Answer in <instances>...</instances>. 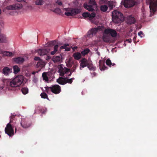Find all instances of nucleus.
Segmentation results:
<instances>
[{"label":"nucleus","mask_w":157,"mask_h":157,"mask_svg":"<svg viewBox=\"0 0 157 157\" xmlns=\"http://www.w3.org/2000/svg\"><path fill=\"white\" fill-rule=\"evenodd\" d=\"M16 122H13L12 124L10 123H8L5 129V133L10 136H13L14 134L13 128H15V133H16L17 131V125H16Z\"/></svg>","instance_id":"nucleus-1"},{"label":"nucleus","mask_w":157,"mask_h":157,"mask_svg":"<svg viewBox=\"0 0 157 157\" xmlns=\"http://www.w3.org/2000/svg\"><path fill=\"white\" fill-rule=\"evenodd\" d=\"M112 16L113 21L116 23H118L124 20L122 14L117 10H114L113 12Z\"/></svg>","instance_id":"nucleus-2"},{"label":"nucleus","mask_w":157,"mask_h":157,"mask_svg":"<svg viewBox=\"0 0 157 157\" xmlns=\"http://www.w3.org/2000/svg\"><path fill=\"white\" fill-rule=\"evenodd\" d=\"M24 80V77L22 75H19L16 77L10 83V85L12 87L19 86L22 83Z\"/></svg>","instance_id":"nucleus-3"},{"label":"nucleus","mask_w":157,"mask_h":157,"mask_svg":"<svg viewBox=\"0 0 157 157\" xmlns=\"http://www.w3.org/2000/svg\"><path fill=\"white\" fill-rule=\"evenodd\" d=\"M46 92L48 93L51 91L53 93L55 94H57L60 93L61 91L60 86L58 85H53L51 86L45 87Z\"/></svg>","instance_id":"nucleus-4"},{"label":"nucleus","mask_w":157,"mask_h":157,"mask_svg":"<svg viewBox=\"0 0 157 157\" xmlns=\"http://www.w3.org/2000/svg\"><path fill=\"white\" fill-rule=\"evenodd\" d=\"M146 4L149 5L150 12L153 15L155 12L157 8V0H146Z\"/></svg>","instance_id":"nucleus-5"},{"label":"nucleus","mask_w":157,"mask_h":157,"mask_svg":"<svg viewBox=\"0 0 157 157\" xmlns=\"http://www.w3.org/2000/svg\"><path fill=\"white\" fill-rule=\"evenodd\" d=\"M64 10L66 11L65 14L67 16H72L75 15L79 13L81 11L78 9H72L71 8H64Z\"/></svg>","instance_id":"nucleus-6"},{"label":"nucleus","mask_w":157,"mask_h":157,"mask_svg":"<svg viewBox=\"0 0 157 157\" xmlns=\"http://www.w3.org/2000/svg\"><path fill=\"white\" fill-rule=\"evenodd\" d=\"M59 69L58 71L59 73V75L65 77V74H67L70 71V69L67 67H64L63 64L59 65L58 66Z\"/></svg>","instance_id":"nucleus-7"},{"label":"nucleus","mask_w":157,"mask_h":157,"mask_svg":"<svg viewBox=\"0 0 157 157\" xmlns=\"http://www.w3.org/2000/svg\"><path fill=\"white\" fill-rule=\"evenodd\" d=\"M136 3L135 0H124L123 5L125 7L129 8L134 6Z\"/></svg>","instance_id":"nucleus-8"},{"label":"nucleus","mask_w":157,"mask_h":157,"mask_svg":"<svg viewBox=\"0 0 157 157\" xmlns=\"http://www.w3.org/2000/svg\"><path fill=\"white\" fill-rule=\"evenodd\" d=\"M49 48H47L40 49L37 51L38 55L40 56H44L46 55L52 50Z\"/></svg>","instance_id":"nucleus-9"},{"label":"nucleus","mask_w":157,"mask_h":157,"mask_svg":"<svg viewBox=\"0 0 157 157\" xmlns=\"http://www.w3.org/2000/svg\"><path fill=\"white\" fill-rule=\"evenodd\" d=\"M104 33L106 34H110L111 36L113 37H116L117 35V33L116 31L110 28L105 29Z\"/></svg>","instance_id":"nucleus-10"},{"label":"nucleus","mask_w":157,"mask_h":157,"mask_svg":"<svg viewBox=\"0 0 157 157\" xmlns=\"http://www.w3.org/2000/svg\"><path fill=\"white\" fill-rule=\"evenodd\" d=\"M101 29L100 26H98L97 28H92L90 30H89L87 33L88 36L91 37L93 35H95L97 32Z\"/></svg>","instance_id":"nucleus-11"},{"label":"nucleus","mask_w":157,"mask_h":157,"mask_svg":"<svg viewBox=\"0 0 157 157\" xmlns=\"http://www.w3.org/2000/svg\"><path fill=\"white\" fill-rule=\"evenodd\" d=\"M80 69L81 70V68H84L86 67H88L89 63V61L85 58H83L81 60Z\"/></svg>","instance_id":"nucleus-12"},{"label":"nucleus","mask_w":157,"mask_h":157,"mask_svg":"<svg viewBox=\"0 0 157 157\" xmlns=\"http://www.w3.org/2000/svg\"><path fill=\"white\" fill-rule=\"evenodd\" d=\"M52 75L50 72H44L42 73V77L44 80L48 82L49 81V78Z\"/></svg>","instance_id":"nucleus-13"},{"label":"nucleus","mask_w":157,"mask_h":157,"mask_svg":"<svg viewBox=\"0 0 157 157\" xmlns=\"http://www.w3.org/2000/svg\"><path fill=\"white\" fill-rule=\"evenodd\" d=\"M12 69L6 67L2 69V73L6 76L8 75L11 72Z\"/></svg>","instance_id":"nucleus-14"},{"label":"nucleus","mask_w":157,"mask_h":157,"mask_svg":"<svg viewBox=\"0 0 157 157\" xmlns=\"http://www.w3.org/2000/svg\"><path fill=\"white\" fill-rule=\"evenodd\" d=\"M21 125L24 128H27L30 127V124L27 122L24 119L22 120L21 122Z\"/></svg>","instance_id":"nucleus-15"},{"label":"nucleus","mask_w":157,"mask_h":157,"mask_svg":"<svg viewBox=\"0 0 157 157\" xmlns=\"http://www.w3.org/2000/svg\"><path fill=\"white\" fill-rule=\"evenodd\" d=\"M6 35L1 33V29L0 28V43L6 42Z\"/></svg>","instance_id":"nucleus-16"},{"label":"nucleus","mask_w":157,"mask_h":157,"mask_svg":"<svg viewBox=\"0 0 157 157\" xmlns=\"http://www.w3.org/2000/svg\"><path fill=\"white\" fill-rule=\"evenodd\" d=\"M99 68L101 71H104L108 69V68L105 66V63L102 62L101 60L99 61Z\"/></svg>","instance_id":"nucleus-17"},{"label":"nucleus","mask_w":157,"mask_h":157,"mask_svg":"<svg viewBox=\"0 0 157 157\" xmlns=\"http://www.w3.org/2000/svg\"><path fill=\"white\" fill-rule=\"evenodd\" d=\"M45 65V63L43 60H41L37 63L36 67L37 68H39V69H41L44 67Z\"/></svg>","instance_id":"nucleus-18"},{"label":"nucleus","mask_w":157,"mask_h":157,"mask_svg":"<svg viewBox=\"0 0 157 157\" xmlns=\"http://www.w3.org/2000/svg\"><path fill=\"white\" fill-rule=\"evenodd\" d=\"M127 20L128 23L130 25L134 23L136 21L135 18L132 16L128 17L127 18Z\"/></svg>","instance_id":"nucleus-19"},{"label":"nucleus","mask_w":157,"mask_h":157,"mask_svg":"<svg viewBox=\"0 0 157 157\" xmlns=\"http://www.w3.org/2000/svg\"><path fill=\"white\" fill-rule=\"evenodd\" d=\"M57 82L60 85H64L65 84L66 82H65V77H59V78L57 80Z\"/></svg>","instance_id":"nucleus-20"},{"label":"nucleus","mask_w":157,"mask_h":157,"mask_svg":"<svg viewBox=\"0 0 157 157\" xmlns=\"http://www.w3.org/2000/svg\"><path fill=\"white\" fill-rule=\"evenodd\" d=\"M14 61L17 63H21L24 61V59L21 57H18L14 59Z\"/></svg>","instance_id":"nucleus-21"},{"label":"nucleus","mask_w":157,"mask_h":157,"mask_svg":"<svg viewBox=\"0 0 157 157\" xmlns=\"http://www.w3.org/2000/svg\"><path fill=\"white\" fill-rule=\"evenodd\" d=\"M73 57L76 60H79L81 57V54L79 52H77L74 53L73 54Z\"/></svg>","instance_id":"nucleus-22"},{"label":"nucleus","mask_w":157,"mask_h":157,"mask_svg":"<svg viewBox=\"0 0 157 157\" xmlns=\"http://www.w3.org/2000/svg\"><path fill=\"white\" fill-rule=\"evenodd\" d=\"M84 7L90 11H93L94 10L91 5H88L85 3L84 5Z\"/></svg>","instance_id":"nucleus-23"},{"label":"nucleus","mask_w":157,"mask_h":157,"mask_svg":"<svg viewBox=\"0 0 157 157\" xmlns=\"http://www.w3.org/2000/svg\"><path fill=\"white\" fill-rule=\"evenodd\" d=\"M61 60L60 56H54L52 58V60L55 63H57L60 62Z\"/></svg>","instance_id":"nucleus-24"},{"label":"nucleus","mask_w":157,"mask_h":157,"mask_svg":"<svg viewBox=\"0 0 157 157\" xmlns=\"http://www.w3.org/2000/svg\"><path fill=\"white\" fill-rule=\"evenodd\" d=\"M110 37L107 35H104L103 36V40L105 42H108L110 40Z\"/></svg>","instance_id":"nucleus-25"},{"label":"nucleus","mask_w":157,"mask_h":157,"mask_svg":"<svg viewBox=\"0 0 157 157\" xmlns=\"http://www.w3.org/2000/svg\"><path fill=\"white\" fill-rule=\"evenodd\" d=\"M44 1L43 0H36L35 4L36 5L41 6L44 3Z\"/></svg>","instance_id":"nucleus-26"},{"label":"nucleus","mask_w":157,"mask_h":157,"mask_svg":"<svg viewBox=\"0 0 157 157\" xmlns=\"http://www.w3.org/2000/svg\"><path fill=\"white\" fill-rule=\"evenodd\" d=\"M90 50L88 48L85 49L81 52V54L82 56H85L90 52Z\"/></svg>","instance_id":"nucleus-27"},{"label":"nucleus","mask_w":157,"mask_h":157,"mask_svg":"<svg viewBox=\"0 0 157 157\" xmlns=\"http://www.w3.org/2000/svg\"><path fill=\"white\" fill-rule=\"evenodd\" d=\"M59 47V46L58 45H56L53 47V49L54 50L52 51L51 52V54L52 55H54L56 52H57L58 50V48Z\"/></svg>","instance_id":"nucleus-28"},{"label":"nucleus","mask_w":157,"mask_h":157,"mask_svg":"<svg viewBox=\"0 0 157 157\" xmlns=\"http://www.w3.org/2000/svg\"><path fill=\"white\" fill-rule=\"evenodd\" d=\"M65 79L66 84L67 83L71 84L73 82V80H74L75 79V78H71L69 79L68 78H67V77H65Z\"/></svg>","instance_id":"nucleus-29"},{"label":"nucleus","mask_w":157,"mask_h":157,"mask_svg":"<svg viewBox=\"0 0 157 157\" xmlns=\"http://www.w3.org/2000/svg\"><path fill=\"white\" fill-rule=\"evenodd\" d=\"M15 10L20 9L22 8V5L21 4L17 3L14 5Z\"/></svg>","instance_id":"nucleus-30"},{"label":"nucleus","mask_w":157,"mask_h":157,"mask_svg":"<svg viewBox=\"0 0 157 157\" xmlns=\"http://www.w3.org/2000/svg\"><path fill=\"white\" fill-rule=\"evenodd\" d=\"M14 73L15 74H17L20 71V69L17 66L15 65L13 67Z\"/></svg>","instance_id":"nucleus-31"},{"label":"nucleus","mask_w":157,"mask_h":157,"mask_svg":"<svg viewBox=\"0 0 157 157\" xmlns=\"http://www.w3.org/2000/svg\"><path fill=\"white\" fill-rule=\"evenodd\" d=\"M21 90L24 94H26L28 93L29 90L27 87H23L22 88Z\"/></svg>","instance_id":"nucleus-32"},{"label":"nucleus","mask_w":157,"mask_h":157,"mask_svg":"<svg viewBox=\"0 0 157 157\" xmlns=\"http://www.w3.org/2000/svg\"><path fill=\"white\" fill-rule=\"evenodd\" d=\"M108 9L107 6L105 5H101L100 6V10L103 12H105Z\"/></svg>","instance_id":"nucleus-33"},{"label":"nucleus","mask_w":157,"mask_h":157,"mask_svg":"<svg viewBox=\"0 0 157 157\" xmlns=\"http://www.w3.org/2000/svg\"><path fill=\"white\" fill-rule=\"evenodd\" d=\"M87 67L90 70L94 71L96 69V67H94L92 64H90V63H89Z\"/></svg>","instance_id":"nucleus-34"},{"label":"nucleus","mask_w":157,"mask_h":157,"mask_svg":"<svg viewBox=\"0 0 157 157\" xmlns=\"http://www.w3.org/2000/svg\"><path fill=\"white\" fill-rule=\"evenodd\" d=\"M3 54L4 55L6 56H11L13 55L12 52L8 51H5L3 53Z\"/></svg>","instance_id":"nucleus-35"},{"label":"nucleus","mask_w":157,"mask_h":157,"mask_svg":"<svg viewBox=\"0 0 157 157\" xmlns=\"http://www.w3.org/2000/svg\"><path fill=\"white\" fill-rule=\"evenodd\" d=\"M78 66V64H74L71 70L70 69V71H71L72 72H75L76 67Z\"/></svg>","instance_id":"nucleus-36"},{"label":"nucleus","mask_w":157,"mask_h":157,"mask_svg":"<svg viewBox=\"0 0 157 157\" xmlns=\"http://www.w3.org/2000/svg\"><path fill=\"white\" fill-rule=\"evenodd\" d=\"M40 95L42 98L48 99L47 95L44 92L41 93Z\"/></svg>","instance_id":"nucleus-37"},{"label":"nucleus","mask_w":157,"mask_h":157,"mask_svg":"<svg viewBox=\"0 0 157 157\" xmlns=\"http://www.w3.org/2000/svg\"><path fill=\"white\" fill-rule=\"evenodd\" d=\"M6 9L8 10H15L14 5L7 6L6 7Z\"/></svg>","instance_id":"nucleus-38"},{"label":"nucleus","mask_w":157,"mask_h":157,"mask_svg":"<svg viewBox=\"0 0 157 157\" xmlns=\"http://www.w3.org/2000/svg\"><path fill=\"white\" fill-rule=\"evenodd\" d=\"M105 63L107 65L109 66L110 67H111L112 63L111 61L109 59H107Z\"/></svg>","instance_id":"nucleus-39"},{"label":"nucleus","mask_w":157,"mask_h":157,"mask_svg":"<svg viewBox=\"0 0 157 157\" xmlns=\"http://www.w3.org/2000/svg\"><path fill=\"white\" fill-rule=\"evenodd\" d=\"M90 13L87 12H85L82 13V17L84 18L89 17Z\"/></svg>","instance_id":"nucleus-40"},{"label":"nucleus","mask_w":157,"mask_h":157,"mask_svg":"<svg viewBox=\"0 0 157 157\" xmlns=\"http://www.w3.org/2000/svg\"><path fill=\"white\" fill-rule=\"evenodd\" d=\"M16 115H14L13 114L11 115V116L10 117V122L9 123H10V124H11V123H13V120H14V118Z\"/></svg>","instance_id":"nucleus-41"},{"label":"nucleus","mask_w":157,"mask_h":157,"mask_svg":"<svg viewBox=\"0 0 157 157\" xmlns=\"http://www.w3.org/2000/svg\"><path fill=\"white\" fill-rule=\"evenodd\" d=\"M69 46L68 44H64L63 46H61L60 48L61 49H65L67 47Z\"/></svg>","instance_id":"nucleus-42"},{"label":"nucleus","mask_w":157,"mask_h":157,"mask_svg":"<svg viewBox=\"0 0 157 157\" xmlns=\"http://www.w3.org/2000/svg\"><path fill=\"white\" fill-rule=\"evenodd\" d=\"M95 16V13H92L91 14L90 13L89 17L90 19H91L92 18L94 17Z\"/></svg>","instance_id":"nucleus-43"},{"label":"nucleus","mask_w":157,"mask_h":157,"mask_svg":"<svg viewBox=\"0 0 157 157\" xmlns=\"http://www.w3.org/2000/svg\"><path fill=\"white\" fill-rule=\"evenodd\" d=\"M89 3L93 5H96V2L94 0H90Z\"/></svg>","instance_id":"nucleus-44"},{"label":"nucleus","mask_w":157,"mask_h":157,"mask_svg":"<svg viewBox=\"0 0 157 157\" xmlns=\"http://www.w3.org/2000/svg\"><path fill=\"white\" fill-rule=\"evenodd\" d=\"M108 0H100L99 1V3L100 4L103 3H105L107 2Z\"/></svg>","instance_id":"nucleus-45"},{"label":"nucleus","mask_w":157,"mask_h":157,"mask_svg":"<svg viewBox=\"0 0 157 157\" xmlns=\"http://www.w3.org/2000/svg\"><path fill=\"white\" fill-rule=\"evenodd\" d=\"M55 12H57L58 13H60L61 10L60 9L56 8L54 10Z\"/></svg>","instance_id":"nucleus-46"},{"label":"nucleus","mask_w":157,"mask_h":157,"mask_svg":"<svg viewBox=\"0 0 157 157\" xmlns=\"http://www.w3.org/2000/svg\"><path fill=\"white\" fill-rule=\"evenodd\" d=\"M34 59L36 61L39 60V61H40V60H42L39 57L37 56L35 57Z\"/></svg>","instance_id":"nucleus-47"},{"label":"nucleus","mask_w":157,"mask_h":157,"mask_svg":"<svg viewBox=\"0 0 157 157\" xmlns=\"http://www.w3.org/2000/svg\"><path fill=\"white\" fill-rule=\"evenodd\" d=\"M56 3L59 6H62V3L61 2H60L59 1H57L56 2Z\"/></svg>","instance_id":"nucleus-48"},{"label":"nucleus","mask_w":157,"mask_h":157,"mask_svg":"<svg viewBox=\"0 0 157 157\" xmlns=\"http://www.w3.org/2000/svg\"><path fill=\"white\" fill-rule=\"evenodd\" d=\"M143 32L142 31H140V32H139L138 33V35L140 36L141 37H142V35H143Z\"/></svg>","instance_id":"nucleus-49"},{"label":"nucleus","mask_w":157,"mask_h":157,"mask_svg":"<svg viewBox=\"0 0 157 157\" xmlns=\"http://www.w3.org/2000/svg\"><path fill=\"white\" fill-rule=\"evenodd\" d=\"M50 45H53L54 44V41H51L49 43V44Z\"/></svg>","instance_id":"nucleus-50"},{"label":"nucleus","mask_w":157,"mask_h":157,"mask_svg":"<svg viewBox=\"0 0 157 157\" xmlns=\"http://www.w3.org/2000/svg\"><path fill=\"white\" fill-rule=\"evenodd\" d=\"M71 48H70L69 47H67L65 49V51H69L70 50Z\"/></svg>","instance_id":"nucleus-51"},{"label":"nucleus","mask_w":157,"mask_h":157,"mask_svg":"<svg viewBox=\"0 0 157 157\" xmlns=\"http://www.w3.org/2000/svg\"><path fill=\"white\" fill-rule=\"evenodd\" d=\"M77 48H78L77 47L75 46V47H73L72 48V49L74 51H75V50L77 49Z\"/></svg>","instance_id":"nucleus-52"},{"label":"nucleus","mask_w":157,"mask_h":157,"mask_svg":"<svg viewBox=\"0 0 157 157\" xmlns=\"http://www.w3.org/2000/svg\"><path fill=\"white\" fill-rule=\"evenodd\" d=\"M136 36H135L133 38V40L134 43H135L136 42Z\"/></svg>","instance_id":"nucleus-53"},{"label":"nucleus","mask_w":157,"mask_h":157,"mask_svg":"<svg viewBox=\"0 0 157 157\" xmlns=\"http://www.w3.org/2000/svg\"><path fill=\"white\" fill-rule=\"evenodd\" d=\"M25 0H17V2H25Z\"/></svg>","instance_id":"nucleus-54"},{"label":"nucleus","mask_w":157,"mask_h":157,"mask_svg":"<svg viewBox=\"0 0 157 157\" xmlns=\"http://www.w3.org/2000/svg\"><path fill=\"white\" fill-rule=\"evenodd\" d=\"M96 75V73L95 72H93L92 74V77H94Z\"/></svg>","instance_id":"nucleus-55"},{"label":"nucleus","mask_w":157,"mask_h":157,"mask_svg":"<svg viewBox=\"0 0 157 157\" xmlns=\"http://www.w3.org/2000/svg\"><path fill=\"white\" fill-rule=\"evenodd\" d=\"M69 72H70V73L68 75V76H70L72 74V72L71 71H70Z\"/></svg>","instance_id":"nucleus-56"},{"label":"nucleus","mask_w":157,"mask_h":157,"mask_svg":"<svg viewBox=\"0 0 157 157\" xmlns=\"http://www.w3.org/2000/svg\"><path fill=\"white\" fill-rule=\"evenodd\" d=\"M29 7H30V9H31V10H32V9H33V8L31 6H29Z\"/></svg>","instance_id":"nucleus-57"},{"label":"nucleus","mask_w":157,"mask_h":157,"mask_svg":"<svg viewBox=\"0 0 157 157\" xmlns=\"http://www.w3.org/2000/svg\"><path fill=\"white\" fill-rule=\"evenodd\" d=\"M115 65V63H112V65H112V66H114Z\"/></svg>","instance_id":"nucleus-58"},{"label":"nucleus","mask_w":157,"mask_h":157,"mask_svg":"<svg viewBox=\"0 0 157 157\" xmlns=\"http://www.w3.org/2000/svg\"><path fill=\"white\" fill-rule=\"evenodd\" d=\"M32 74H33V75H35V72H32Z\"/></svg>","instance_id":"nucleus-59"},{"label":"nucleus","mask_w":157,"mask_h":157,"mask_svg":"<svg viewBox=\"0 0 157 157\" xmlns=\"http://www.w3.org/2000/svg\"><path fill=\"white\" fill-rule=\"evenodd\" d=\"M98 55H99V52H98Z\"/></svg>","instance_id":"nucleus-60"},{"label":"nucleus","mask_w":157,"mask_h":157,"mask_svg":"<svg viewBox=\"0 0 157 157\" xmlns=\"http://www.w3.org/2000/svg\"><path fill=\"white\" fill-rule=\"evenodd\" d=\"M129 42H131V41H130V40H129Z\"/></svg>","instance_id":"nucleus-61"},{"label":"nucleus","mask_w":157,"mask_h":157,"mask_svg":"<svg viewBox=\"0 0 157 157\" xmlns=\"http://www.w3.org/2000/svg\"><path fill=\"white\" fill-rule=\"evenodd\" d=\"M129 42H131V41H130V40H129Z\"/></svg>","instance_id":"nucleus-62"}]
</instances>
